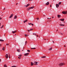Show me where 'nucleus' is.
Instances as JSON below:
<instances>
[{"instance_id":"09e8293b","label":"nucleus","mask_w":67,"mask_h":67,"mask_svg":"<svg viewBox=\"0 0 67 67\" xmlns=\"http://www.w3.org/2000/svg\"><path fill=\"white\" fill-rule=\"evenodd\" d=\"M29 1H32V0H29Z\"/></svg>"},{"instance_id":"338daca9","label":"nucleus","mask_w":67,"mask_h":67,"mask_svg":"<svg viewBox=\"0 0 67 67\" xmlns=\"http://www.w3.org/2000/svg\"><path fill=\"white\" fill-rule=\"evenodd\" d=\"M27 36H29V35H27Z\"/></svg>"},{"instance_id":"774afa93","label":"nucleus","mask_w":67,"mask_h":67,"mask_svg":"<svg viewBox=\"0 0 67 67\" xmlns=\"http://www.w3.org/2000/svg\"><path fill=\"white\" fill-rule=\"evenodd\" d=\"M16 35V34H15V35Z\"/></svg>"},{"instance_id":"603ef678","label":"nucleus","mask_w":67,"mask_h":67,"mask_svg":"<svg viewBox=\"0 0 67 67\" xmlns=\"http://www.w3.org/2000/svg\"><path fill=\"white\" fill-rule=\"evenodd\" d=\"M52 18H54V17H52Z\"/></svg>"},{"instance_id":"7ed1b4c3","label":"nucleus","mask_w":67,"mask_h":67,"mask_svg":"<svg viewBox=\"0 0 67 67\" xmlns=\"http://www.w3.org/2000/svg\"><path fill=\"white\" fill-rule=\"evenodd\" d=\"M5 56L6 59L8 58V55L7 54H6V55H5Z\"/></svg>"},{"instance_id":"4d7b16f0","label":"nucleus","mask_w":67,"mask_h":67,"mask_svg":"<svg viewBox=\"0 0 67 67\" xmlns=\"http://www.w3.org/2000/svg\"><path fill=\"white\" fill-rule=\"evenodd\" d=\"M26 5H25L24 6V7H26Z\"/></svg>"},{"instance_id":"052dcab7","label":"nucleus","mask_w":67,"mask_h":67,"mask_svg":"<svg viewBox=\"0 0 67 67\" xmlns=\"http://www.w3.org/2000/svg\"><path fill=\"white\" fill-rule=\"evenodd\" d=\"M64 47H66V46H65V45H64Z\"/></svg>"},{"instance_id":"f8f14e48","label":"nucleus","mask_w":67,"mask_h":67,"mask_svg":"<svg viewBox=\"0 0 67 67\" xmlns=\"http://www.w3.org/2000/svg\"><path fill=\"white\" fill-rule=\"evenodd\" d=\"M30 5V4H28L27 5H26V7H28L29 6V5Z\"/></svg>"},{"instance_id":"ea45409f","label":"nucleus","mask_w":67,"mask_h":67,"mask_svg":"<svg viewBox=\"0 0 67 67\" xmlns=\"http://www.w3.org/2000/svg\"><path fill=\"white\" fill-rule=\"evenodd\" d=\"M48 19H51V18H50V19H49V18H47Z\"/></svg>"},{"instance_id":"a878e982","label":"nucleus","mask_w":67,"mask_h":67,"mask_svg":"<svg viewBox=\"0 0 67 67\" xmlns=\"http://www.w3.org/2000/svg\"><path fill=\"white\" fill-rule=\"evenodd\" d=\"M4 67H7V65H4Z\"/></svg>"},{"instance_id":"8fccbe9b","label":"nucleus","mask_w":67,"mask_h":67,"mask_svg":"<svg viewBox=\"0 0 67 67\" xmlns=\"http://www.w3.org/2000/svg\"><path fill=\"white\" fill-rule=\"evenodd\" d=\"M2 19V18H0V20Z\"/></svg>"},{"instance_id":"37998d69","label":"nucleus","mask_w":67,"mask_h":67,"mask_svg":"<svg viewBox=\"0 0 67 67\" xmlns=\"http://www.w3.org/2000/svg\"><path fill=\"white\" fill-rule=\"evenodd\" d=\"M10 55H9V58H10Z\"/></svg>"},{"instance_id":"423d86ee","label":"nucleus","mask_w":67,"mask_h":67,"mask_svg":"<svg viewBox=\"0 0 67 67\" xmlns=\"http://www.w3.org/2000/svg\"><path fill=\"white\" fill-rule=\"evenodd\" d=\"M49 3L48 2L47 3H46V5H49Z\"/></svg>"},{"instance_id":"de8ad7c7","label":"nucleus","mask_w":67,"mask_h":67,"mask_svg":"<svg viewBox=\"0 0 67 67\" xmlns=\"http://www.w3.org/2000/svg\"><path fill=\"white\" fill-rule=\"evenodd\" d=\"M23 44V43L22 42V43H21V44Z\"/></svg>"},{"instance_id":"aec40b11","label":"nucleus","mask_w":67,"mask_h":67,"mask_svg":"<svg viewBox=\"0 0 67 67\" xmlns=\"http://www.w3.org/2000/svg\"><path fill=\"white\" fill-rule=\"evenodd\" d=\"M27 20H26L24 21V23H25V22H27Z\"/></svg>"},{"instance_id":"9b49d317","label":"nucleus","mask_w":67,"mask_h":67,"mask_svg":"<svg viewBox=\"0 0 67 67\" xmlns=\"http://www.w3.org/2000/svg\"><path fill=\"white\" fill-rule=\"evenodd\" d=\"M57 16H58V18H60L61 17L60 15H58Z\"/></svg>"},{"instance_id":"0e129e2a","label":"nucleus","mask_w":67,"mask_h":67,"mask_svg":"<svg viewBox=\"0 0 67 67\" xmlns=\"http://www.w3.org/2000/svg\"><path fill=\"white\" fill-rule=\"evenodd\" d=\"M45 16V15H43V16Z\"/></svg>"},{"instance_id":"b1692460","label":"nucleus","mask_w":67,"mask_h":67,"mask_svg":"<svg viewBox=\"0 0 67 67\" xmlns=\"http://www.w3.org/2000/svg\"><path fill=\"white\" fill-rule=\"evenodd\" d=\"M61 2H59V3H58V4L59 5H60L61 4Z\"/></svg>"},{"instance_id":"5701e85b","label":"nucleus","mask_w":67,"mask_h":67,"mask_svg":"<svg viewBox=\"0 0 67 67\" xmlns=\"http://www.w3.org/2000/svg\"><path fill=\"white\" fill-rule=\"evenodd\" d=\"M36 49V48H31V49Z\"/></svg>"},{"instance_id":"6e6552de","label":"nucleus","mask_w":67,"mask_h":67,"mask_svg":"<svg viewBox=\"0 0 67 67\" xmlns=\"http://www.w3.org/2000/svg\"><path fill=\"white\" fill-rule=\"evenodd\" d=\"M13 16V14H12L11 15H10V16L9 17V18H12Z\"/></svg>"},{"instance_id":"f3484780","label":"nucleus","mask_w":67,"mask_h":67,"mask_svg":"<svg viewBox=\"0 0 67 67\" xmlns=\"http://www.w3.org/2000/svg\"><path fill=\"white\" fill-rule=\"evenodd\" d=\"M0 41H1V42H4V40H2V39H0Z\"/></svg>"},{"instance_id":"c9c22d12","label":"nucleus","mask_w":67,"mask_h":67,"mask_svg":"<svg viewBox=\"0 0 67 67\" xmlns=\"http://www.w3.org/2000/svg\"><path fill=\"white\" fill-rule=\"evenodd\" d=\"M18 58H19V59H21V57H18Z\"/></svg>"},{"instance_id":"c03bdc74","label":"nucleus","mask_w":67,"mask_h":67,"mask_svg":"<svg viewBox=\"0 0 67 67\" xmlns=\"http://www.w3.org/2000/svg\"><path fill=\"white\" fill-rule=\"evenodd\" d=\"M5 9V8H4V9H3V10H4Z\"/></svg>"},{"instance_id":"2f4dec72","label":"nucleus","mask_w":67,"mask_h":67,"mask_svg":"<svg viewBox=\"0 0 67 67\" xmlns=\"http://www.w3.org/2000/svg\"><path fill=\"white\" fill-rule=\"evenodd\" d=\"M36 19H37V20H39V18H36Z\"/></svg>"},{"instance_id":"473e14b6","label":"nucleus","mask_w":67,"mask_h":67,"mask_svg":"<svg viewBox=\"0 0 67 67\" xmlns=\"http://www.w3.org/2000/svg\"><path fill=\"white\" fill-rule=\"evenodd\" d=\"M11 67H16V66H12Z\"/></svg>"},{"instance_id":"a19ab883","label":"nucleus","mask_w":67,"mask_h":67,"mask_svg":"<svg viewBox=\"0 0 67 67\" xmlns=\"http://www.w3.org/2000/svg\"><path fill=\"white\" fill-rule=\"evenodd\" d=\"M31 24H31V23H30V24L29 23V25H31Z\"/></svg>"},{"instance_id":"393cba45","label":"nucleus","mask_w":67,"mask_h":67,"mask_svg":"<svg viewBox=\"0 0 67 67\" xmlns=\"http://www.w3.org/2000/svg\"><path fill=\"white\" fill-rule=\"evenodd\" d=\"M18 56H19V57H21L22 56V55L20 54V55H18Z\"/></svg>"},{"instance_id":"13d9d810","label":"nucleus","mask_w":67,"mask_h":67,"mask_svg":"<svg viewBox=\"0 0 67 67\" xmlns=\"http://www.w3.org/2000/svg\"><path fill=\"white\" fill-rule=\"evenodd\" d=\"M18 3H16V5H17V4H18Z\"/></svg>"},{"instance_id":"e2e57ef3","label":"nucleus","mask_w":67,"mask_h":67,"mask_svg":"<svg viewBox=\"0 0 67 67\" xmlns=\"http://www.w3.org/2000/svg\"><path fill=\"white\" fill-rule=\"evenodd\" d=\"M0 37H1V35H0Z\"/></svg>"},{"instance_id":"680f3d73","label":"nucleus","mask_w":67,"mask_h":67,"mask_svg":"<svg viewBox=\"0 0 67 67\" xmlns=\"http://www.w3.org/2000/svg\"><path fill=\"white\" fill-rule=\"evenodd\" d=\"M58 31V30H57V31Z\"/></svg>"},{"instance_id":"412c9836","label":"nucleus","mask_w":67,"mask_h":67,"mask_svg":"<svg viewBox=\"0 0 67 67\" xmlns=\"http://www.w3.org/2000/svg\"><path fill=\"white\" fill-rule=\"evenodd\" d=\"M2 50L4 51L5 50V47H4L2 48Z\"/></svg>"},{"instance_id":"3c124183","label":"nucleus","mask_w":67,"mask_h":67,"mask_svg":"<svg viewBox=\"0 0 67 67\" xmlns=\"http://www.w3.org/2000/svg\"><path fill=\"white\" fill-rule=\"evenodd\" d=\"M52 42H53V43H54V41H52Z\"/></svg>"},{"instance_id":"ddd939ff","label":"nucleus","mask_w":67,"mask_h":67,"mask_svg":"<svg viewBox=\"0 0 67 67\" xmlns=\"http://www.w3.org/2000/svg\"><path fill=\"white\" fill-rule=\"evenodd\" d=\"M17 16L16 15H15L14 17V19H15L17 18Z\"/></svg>"},{"instance_id":"5fc2aeb1","label":"nucleus","mask_w":67,"mask_h":67,"mask_svg":"<svg viewBox=\"0 0 67 67\" xmlns=\"http://www.w3.org/2000/svg\"><path fill=\"white\" fill-rule=\"evenodd\" d=\"M1 62V59H0V62Z\"/></svg>"},{"instance_id":"cd10ccee","label":"nucleus","mask_w":67,"mask_h":67,"mask_svg":"<svg viewBox=\"0 0 67 67\" xmlns=\"http://www.w3.org/2000/svg\"><path fill=\"white\" fill-rule=\"evenodd\" d=\"M4 26L3 25V26H2V27H1V28H2Z\"/></svg>"},{"instance_id":"c756f323","label":"nucleus","mask_w":67,"mask_h":67,"mask_svg":"<svg viewBox=\"0 0 67 67\" xmlns=\"http://www.w3.org/2000/svg\"><path fill=\"white\" fill-rule=\"evenodd\" d=\"M27 51L28 52H30V51L29 50H27Z\"/></svg>"},{"instance_id":"bf43d9fd","label":"nucleus","mask_w":67,"mask_h":67,"mask_svg":"<svg viewBox=\"0 0 67 67\" xmlns=\"http://www.w3.org/2000/svg\"><path fill=\"white\" fill-rule=\"evenodd\" d=\"M1 23H0V26H1Z\"/></svg>"},{"instance_id":"72a5a7b5","label":"nucleus","mask_w":67,"mask_h":67,"mask_svg":"<svg viewBox=\"0 0 67 67\" xmlns=\"http://www.w3.org/2000/svg\"><path fill=\"white\" fill-rule=\"evenodd\" d=\"M25 36H27V35H26V34H25Z\"/></svg>"},{"instance_id":"9d476101","label":"nucleus","mask_w":67,"mask_h":67,"mask_svg":"<svg viewBox=\"0 0 67 67\" xmlns=\"http://www.w3.org/2000/svg\"><path fill=\"white\" fill-rule=\"evenodd\" d=\"M12 32V33L13 34H14L16 32V30H15L14 31H13Z\"/></svg>"},{"instance_id":"6e6d98bb","label":"nucleus","mask_w":67,"mask_h":67,"mask_svg":"<svg viewBox=\"0 0 67 67\" xmlns=\"http://www.w3.org/2000/svg\"><path fill=\"white\" fill-rule=\"evenodd\" d=\"M2 46L1 44H0V46Z\"/></svg>"},{"instance_id":"69168bd1","label":"nucleus","mask_w":67,"mask_h":67,"mask_svg":"<svg viewBox=\"0 0 67 67\" xmlns=\"http://www.w3.org/2000/svg\"><path fill=\"white\" fill-rule=\"evenodd\" d=\"M44 40H46V39H44Z\"/></svg>"},{"instance_id":"20e7f679","label":"nucleus","mask_w":67,"mask_h":67,"mask_svg":"<svg viewBox=\"0 0 67 67\" xmlns=\"http://www.w3.org/2000/svg\"><path fill=\"white\" fill-rule=\"evenodd\" d=\"M34 65H37L38 64V63L36 62H35L34 63Z\"/></svg>"},{"instance_id":"dca6fc26","label":"nucleus","mask_w":67,"mask_h":67,"mask_svg":"<svg viewBox=\"0 0 67 67\" xmlns=\"http://www.w3.org/2000/svg\"><path fill=\"white\" fill-rule=\"evenodd\" d=\"M46 57V56H44L43 57H41V58H45Z\"/></svg>"},{"instance_id":"4c0bfd02","label":"nucleus","mask_w":67,"mask_h":67,"mask_svg":"<svg viewBox=\"0 0 67 67\" xmlns=\"http://www.w3.org/2000/svg\"><path fill=\"white\" fill-rule=\"evenodd\" d=\"M8 45H9V44H7V43L6 44V45L7 46Z\"/></svg>"},{"instance_id":"79ce46f5","label":"nucleus","mask_w":67,"mask_h":67,"mask_svg":"<svg viewBox=\"0 0 67 67\" xmlns=\"http://www.w3.org/2000/svg\"><path fill=\"white\" fill-rule=\"evenodd\" d=\"M27 43V41H26L25 42V44H26V43Z\"/></svg>"},{"instance_id":"0eeeda50","label":"nucleus","mask_w":67,"mask_h":67,"mask_svg":"<svg viewBox=\"0 0 67 67\" xmlns=\"http://www.w3.org/2000/svg\"><path fill=\"white\" fill-rule=\"evenodd\" d=\"M56 6L57 8H58L59 7V5L58 4H56Z\"/></svg>"},{"instance_id":"4468645a","label":"nucleus","mask_w":67,"mask_h":67,"mask_svg":"<svg viewBox=\"0 0 67 67\" xmlns=\"http://www.w3.org/2000/svg\"><path fill=\"white\" fill-rule=\"evenodd\" d=\"M59 25H60V26H65V25H64V24H59Z\"/></svg>"},{"instance_id":"58836bf2","label":"nucleus","mask_w":67,"mask_h":67,"mask_svg":"<svg viewBox=\"0 0 67 67\" xmlns=\"http://www.w3.org/2000/svg\"><path fill=\"white\" fill-rule=\"evenodd\" d=\"M31 25H32L33 26H34V24H31Z\"/></svg>"},{"instance_id":"6ab92c4d","label":"nucleus","mask_w":67,"mask_h":67,"mask_svg":"<svg viewBox=\"0 0 67 67\" xmlns=\"http://www.w3.org/2000/svg\"><path fill=\"white\" fill-rule=\"evenodd\" d=\"M34 7H35L34 6H33V7H30V8H31V9H33V8H34Z\"/></svg>"},{"instance_id":"bb28decb","label":"nucleus","mask_w":67,"mask_h":67,"mask_svg":"<svg viewBox=\"0 0 67 67\" xmlns=\"http://www.w3.org/2000/svg\"><path fill=\"white\" fill-rule=\"evenodd\" d=\"M33 35H36V33H33Z\"/></svg>"},{"instance_id":"2eb2a0df","label":"nucleus","mask_w":67,"mask_h":67,"mask_svg":"<svg viewBox=\"0 0 67 67\" xmlns=\"http://www.w3.org/2000/svg\"><path fill=\"white\" fill-rule=\"evenodd\" d=\"M33 65H34V63L31 62V66H33Z\"/></svg>"},{"instance_id":"f704fd0d","label":"nucleus","mask_w":67,"mask_h":67,"mask_svg":"<svg viewBox=\"0 0 67 67\" xmlns=\"http://www.w3.org/2000/svg\"><path fill=\"white\" fill-rule=\"evenodd\" d=\"M33 30V29H30V30H31V31L32 30Z\"/></svg>"},{"instance_id":"c85d7f7f","label":"nucleus","mask_w":67,"mask_h":67,"mask_svg":"<svg viewBox=\"0 0 67 67\" xmlns=\"http://www.w3.org/2000/svg\"><path fill=\"white\" fill-rule=\"evenodd\" d=\"M30 9H29V8H27V11H29V10Z\"/></svg>"},{"instance_id":"49530a36","label":"nucleus","mask_w":67,"mask_h":67,"mask_svg":"<svg viewBox=\"0 0 67 67\" xmlns=\"http://www.w3.org/2000/svg\"><path fill=\"white\" fill-rule=\"evenodd\" d=\"M50 7H52V5H50Z\"/></svg>"},{"instance_id":"a18cd8bd","label":"nucleus","mask_w":67,"mask_h":67,"mask_svg":"<svg viewBox=\"0 0 67 67\" xmlns=\"http://www.w3.org/2000/svg\"><path fill=\"white\" fill-rule=\"evenodd\" d=\"M60 34L62 35H63V34L62 33H60Z\"/></svg>"},{"instance_id":"f257e3e1","label":"nucleus","mask_w":67,"mask_h":67,"mask_svg":"<svg viewBox=\"0 0 67 67\" xmlns=\"http://www.w3.org/2000/svg\"><path fill=\"white\" fill-rule=\"evenodd\" d=\"M65 65V64L64 63H60V64H59V65L60 66H62L63 65Z\"/></svg>"},{"instance_id":"39448f33","label":"nucleus","mask_w":67,"mask_h":67,"mask_svg":"<svg viewBox=\"0 0 67 67\" xmlns=\"http://www.w3.org/2000/svg\"><path fill=\"white\" fill-rule=\"evenodd\" d=\"M29 54V53H25V54H24V56H28Z\"/></svg>"},{"instance_id":"a211bd4d","label":"nucleus","mask_w":67,"mask_h":67,"mask_svg":"<svg viewBox=\"0 0 67 67\" xmlns=\"http://www.w3.org/2000/svg\"><path fill=\"white\" fill-rule=\"evenodd\" d=\"M17 51L18 52H20V49H17Z\"/></svg>"},{"instance_id":"864d4df0","label":"nucleus","mask_w":67,"mask_h":67,"mask_svg":"<svg viewBox=\"0 0 67 67\" xmlns=\"http://www.w3.org/2000/svg\"><path fill=\"white\" fill-rule=\"evenodd\" d=\"M36 36L38 37V35H36Z\"/></svg>"},{"instance_id":"e433bc0d","label":"nucleus","mask_w":67,"mask_h":67,"mask_svg":"<svg viewBox=\"0 0 67 67\" xmlns=\"http://www.w3.org/2000/svg\"><path fill=\"white\" fill-rule=\"evenodd\" d=\"M28 8H29V9H30V10L31 9V8H30V7H29Z\"/></svg>"},{"instance_id":"7c9ffc66","label":"nucleus","mask_w":67,"mask_h":67,"mask_svg":"<svg viewBox=\"0 0 67 67\" xmlns=\"http://www.w3.org/2000/svg\"><path fill=\"white\" fill-rule=\"evenodd\" d=\"M29 32L30 31H31V30H27Z\"/></svg>"},{"instance_id":"4be33fe9","label":"nucleus","mask_w":67,"mask_h":67,"mask_svg":"<svg viewBox=\"0 0 67 67\" xmlns=\"http://www.w3.org/2000/svg\"><path fill=\"white\" fill-rule=\"evenodd\" d=\"M52 48H50V49H49V51H51V50H52Z\"/></svg>"},{"instance_id":"1a4fd4ad","label":"nucleus","mask_w":67,"mask_h":67,"mask_svg":"<svg viewBox=\"0 0 67 67\" xmlns=\"http://www.w3.org/2000/svg\"><path fill=\"white\" fill-rule=\"evenodd\" d=\"M60 20L62 21H64V19H60Z\"/></svg>"},{"instance_id":"f03ea898","label":"nucleus","mask_w":67,"mask_h":67,"mask_svg":"<svg viewBox=\"0 0 67 67\" xmlns=\"http://www.w3.org/2000/svg\"><path fill=\"white\" fill-rule=\"evenodd\" d=\"M62 13L64 14H67V11H64L62 12Z\"/></svg>"}]
</instances>
